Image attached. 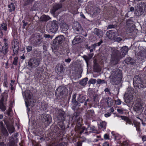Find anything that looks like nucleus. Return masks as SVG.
I'll use <instances>...</instances> for the list:
<instances>
[{
  "mask_svg": "<svg viewBox=\"0 0 146 146\" xmlns=\"http://www.w3.org/2000/svg\"><path fill=\"white\" fill-rule=\"evenodd\" d=\"M122 78L121 71L119 69H116L115 71L113 76L111 79L110 82L113 85L118 84Z\"/></svg>",
  "mask_w": 146,
  "mask_h": 146,
  "instance_id": "nucleus-1",
  "label": "nucleus"
},
{
  "mask_svg": "<svg viewBox=\"0 0 146 146\" xmlns=\"http://www.w3.org/2000/svg\"><path fill=\"white\" fill-rule=\"evenodd\" d=\"M68 93V90L64 86L59 87L56 90L55 96L56 98L59 100L63 98Z\"/></svg>",
  "mask_w": 146,
  "mask_h": 146,
  "instance_id": "nucleus-2",
  "label": "nucleus"
},
{
  "mask_svg": "<svg viewBox=\"0 0 146 146\" xmlns=\"http://www.w3.org/2000/svg\"><path fill=\"white\" fill-rule=\"evenodd\" d=\"M133 84L135 87L139 89L144 88L146 87L141 79L138 75L135 76L133 80Z\"/></svg>",
  "mask_w": 146,
  "mask_h": 146,
  "instance_id": "nucleus-3",
  "label": "nucleus"
},
{
  "mask_svg": "<svg viewBox=\"0 0 146 146\" xmlns=\"http://www.w3.org/2000/svg\"><path fill=\"white\" fill-rule=\"evenodd\" d=\"M41 60L36 57L31 58L29 60L28 65L31 68H35L40 64Z\"/></svg>",
  "mask_w": 146,
  "mask_h": 146,
  "instance_id": "nucleus-4",
  "label": "nucleus"
},
{
  "mask_svg": "<svg viewBox=\"0 0 146 146\" xmlns=\"http://www.w3.org/2000/svg\"><path fill=\"white\" fill-rule=\"evenodd\" d=\"M120 55L117 54L114 50H113L111 56V65H115L118 64L121 58Z\"/></svg>",
  "mask_w": 146,
  "mask_h": 146,
  "instance_id": "nucleus-5",
  "label": "nucleus"
},
{
  "mask_svg": "<svg viewBox=\"0 0 146 146\" xmlns=\"http://www.w3.org/2000/svg\"><path fill=\"white\" fill-rule=\"evenodd\" d=\"M76 93L73 95L71 101L72 108L74 111L76 110L78 111L79 109H80V107L81 106V104L76 100Z\"/></svg>",
  "mask_w": 146,
  "mask_h": 146,
  "instance_id": "nucleus-6",
  "label": "nucleus"
},
{
  "mask_svg": "<svg viewBox=\"0 0 146 146\" xmlns=\"http://www.w3.org/2000/svg\"><path fill=\"white\" fill-rule=\"evenodd\" d=\"M57 23V21H54L50 25L48 26L49 30L50 32L54 33L57 31L58 28Z\"/></svg>",
  "mask_w": 146,
  "mask_h": 146,
  "instance_id": "nucleus-7",
  "label": "nucleus"
},
{
  "mask_svg": "<svg viewBox=\"0 0 146 146\" xmlns=\"http://www.w3.org/2000/svg\"><path fill=\"white\" fill-rule=\"evenodd\" d=\"M115 51L117 52V54L121 56V57L122 58L128 52V48L126 46H123L121 49L120 51H119L117 50H114Z\"/></svg>",
  "mask_w": 146,
  "mask_h": 146,
  "instance_id": "nucleus-8",
  "label": "nucleus"
},
{
  "mask_svg": "<svg viewBox=\"0 0 146 146\" xmlns=\"http://www.w3.org/2000/svg\"><path fill=\"white\" fill-rule=\"evenodd\" d=\"M118 34V32L114 30H110L106 33L107 36L110 39L113 40L116 35Z\"/></svg>",
  "mask_w": 146,
  "mask_h": 146,
  "instance_id": "nucleus-9",
  "label": "nucleus"
},
{
  "mask_svg": "<svg viewBox=\"0 0 146 146\" xmlns=\"http://www.w3.org/2000/svg\"><path fill=\"white\" fill-rule=\"evenodd\" d=\"M65 70L64 66L62 64H58L56 65L55 68L56 72L59 76H62Z\"/></svg>",
  "mask_w": 146,
  "mask_h": 146,
  "instance_id": "nucleus-10",
  "label": "nucleus"
},
{
  "mask_svg": "<svg viewBox=\"0 0 146 146\" xmlns=\"http://www.w3.org/2000/svg\"><path fill=\"white\" fill-rule=\"evenodd\" d=\"M62 7V4L60 3H55L50 9V12L52 14L54 15L55 12L58 10L61 9Z\"/></svg>",
  "mask_w": 146,
  "mask_h": 146,
  "instance_id": "nucleus-11",
  "label": "nucleus"
},
{
  "mask_svg": "<svg viewBox=\"0 0 146 146\" xmlns=\"http://www.w3.org/2000/svg\"><path fill=\"white\" fill-rule=\"evenodd\" d=\"M144 12L143 7L140 5H137L135 8V14L137 16H139L143 14Z\"/></svg>",
  "mask_w": 146,
  "mask_h": 146,
  "instance_id": "nucleus-12",
  "label": "nucleus"
},
{
  "mask_svg": "<svg viewBox=\"0 0 146 146\" xmlns=\"http://www.w3.org/2000/svg\"><path fill=\"white\" fill-rule=\"evenodd\" d=\"M58 118L59 120L63 121L65 120V112L62 110L59 109L58 111Z\"/></svg>",
  "mask_w": 146,
  "mask_h": 146,
  "instance_id": "nucleus-13",
  "label": "nucleus"
},
{
  "mask_svg": "<svg viewBox=\"0 0 146 146\" xmlns=\"http://www.w3.org/2000/svg\"><path fill=\"white\" fill-rule=\"evenodd\" d=\"M41 119L43 122H46L47 123H49L51 122V118L50 115L46 114H42L41 116Z\"/></svg>",
  "mask_w": 146,
  "mask_h": 146,
  "instance_id": "nucleus-14",
  "label": "nucleus"
},
{
  "mask_svg": "<svg viewBox=\"0 0 146 146\" xmlns=\"http://www.w3.org/2000/svg\"><path fill=\"white\" fill-rule=\"evenodd\" d=\"M64 40V37L62 35H58L56 37L53 41V43L56 44H62Z\"/></svg>",
  "mask_w": 146,
  "mask_h": 146,
  "instance_id": "nucleus-15",
  "label": "nucleus"
},
{
  "mask_svg": "<svg viewBox=\"0 0 146 146\" xmlns=\"http://www.w3.org/2000/svg\"><path fill=\"white\" fill-rule=\"evenodd\" d=\"M142 108V105L141 101L139 100L137 101L135 104L133 108V110L136 112L138 111L141 109Z\"/></svg>",
  "mask_w": 146,
  "mask_h": 146,
  "instance_id": "nucleus-16",
  "label": "nucleus"
},
{
  "mask_svg": "<svg viewBox=\"0 0 146 146\" xmlns=\"http://www.w3.org/2000/svg\"><path fill=\"white\" fill-rule=\"evenodd\" d=\"M14 44L13 45L12 48L13 51V56L15 54H17L18 53V52L19 49V43L18 41L14 42Z\"/></svg>",
  "mask_w": 146,
  "mask_h": 146,
  "instance_id": "nucleus-17",
  "label": "nucleus"
},
{
  "mask_svg": "<svg viewBox=\"0 0 146 146\" xmlns=\"http://www.w3.org/2000/svg\"><path fill=\"white\" fill-rule=\"evenodd\" d=\"M83 37L81 36L78 35L76 36L72 41V43L74 45L82 42L83 40Z\"/></svg>",
  "mask_w": 146,
  "mask_h": 146,
  "instance_id": "nucleus-18",
  "label": "nucleus"
},
{
  "mask_svg": "<svg viewBox=\"0 0 146 146\" xmlns=\"http://www.w3.org/2000/svg\"><path fill=\"white\" fill-rule=\"evenodd\" d=\"M40 4L38 1L35 2L33 5L31 7L30 9V11H36L39 9L40 7Z\"/></svg>",
  "mask_w": 146,
  "mask_h": 146,
  "instance_id": "nucleus-19",
  "label": "nucleus"
},
{
  "mask_svg": "<svg viewBox=\"0 0 146 146\" xmlns=\"http://www.w3.org/2000/svg\"><path fill=\"white\" fill-rule=\"evenodd\" d=\"M23 96H25L27 100L31 99L32 96V93L29 90H26L25 92H23Z\"/></svg>",
  "mask_w": 146,
  "mask_h": 146,
  "instance_id": "nucleus-20",
  "label": "nucleus"
},
{
  "mask_svg": "<svg viewBox=\"0 0 146 146\" xmlns=\"http://www.w3.org/2000/svg\"><path fill=\"white\" fill-rule=\"evenodd\" d=\"M73 28L74 30H76L78 32H80L81 30H82V29L80 25L77 22L74 23L73 26Z\"/></svg>",
  "mask_w": 146,
  "mask_h": 146,
  "instance_id": "nucleus-21",
  "label": "nucleus"
},
{
  "mask_svg": "<svg viewBox=\"0 0 146 146\" xmlns=\"http://www.w3.org/2000/svg\"><path fill=\"white\" fill-rule=\"evenodd\" d=\"M133 95L131 96L127 94H125L124 95L125 102L126 103H129L131 102L133 99Z\"/></svg>",
  "mask_w": 146,
  "mask_h": 146,
  "instance_id": "nucleus-22",
  "label": "nucleus"
},
{
  "mask_svg": "<svg viewBox=\"0 0 146 146\" xmlns=\"http://www.w3.org/2000/svg\"><path fill=\"white\" fill-rule=\"evenodd\" d=\"M26 106L27 108L28 111H29L30 110V109L29 108V106H33L34 103V101L31 98V99H28L25 101Z\"/></svg>",
  "mask_w": 146,
  "mask_h": 146,
  "instance_id": "nucleus-23",
  "label": "nucleus"
},
{
  "mask_svg": "<svg viewBox=\"0 0 146 146\" xmlns=\"http://www.w3.org/2000/svg\"><path fill=\"white\" fill-rule=\"evenodd\" d=\"M94 33L99 38H101L103 37V31L100 29L95 28L94 29Z\"/></svg>",
  "mask_w": 146,
  "mask_h": 146,
  "instance_id": "nucleus-24",
  "label": "nucleus"
},
{
  "mask_svg": "<svg viewBox=\"0 0 146 146\" xmlns=\"http://www.w3.org/2000/svg\"><path fill=\"white\" fill-rule=\"evenodd\" d=\"M86 99L85 96L81 94H79L78 96L77 101L80 102V104H83L84 102Z\"/></svg>",
  "mask_w": 146,
  "mask_h": 146,
  "instance_id": "nucleus-25",
  "label": "nucleus"
},
{
  "mask_svg": "<svg viewBox=\"0 0 146 146\" xmlns=\"http://www.w3.org/2000/svg\"><path fill=\"white\" fill-rule=\"evenodd\" d=\"M5 45L2 46V49L0 50V53L3 52L4 55H5L8 52V44L6 42L4 43Z\"/></svg>",
  "mask_w": 146,
  "mask_h": 146,
  "instance_id": "nucleus-26",
  "label": "nucleus"
},
{
  "mask_svg": "<svg viewBox=\"0 0 146 146\" xmlns=\"http://www.w3.org/2000/svg\"><path fill=\"white\" fill-rule=\"evenodd\" d=\"M36 40L34 42V44L35 46H37L41 44L42 42V38L40 35H38L36 37Z\"/></svg>",
  "mask_w": 146,
  "mask_h": 146,
  "instance_id": "nucleus-27",
  "label": "nucleus"
},
{
  "mask_svg": "<svg viewBox=\"0 0 146 146\" xmlns=\"http://www.w3.org/2000/svg\"><path fill=\"white\" fill-rule=\"evenodd\" d=\"M124 61L127 64H133L135 63V61L131 57H128L126 58L124 60Z\"/></svg>",
  "mask_w": 146,
  "mask_h": 146,
  "instance_id": "nucleus-28",
  "label": "nucleus"
},
{
  "mask_svg": "<svg viewBox=\"0 0 146 146\" xmlns=\"http://www.w3.org/2000/svg\"><path fill=\"white\" fill-rule=\"evenodd\" d=\"M86 116L89 117L93 118L95 117L94 112L93 110H88L87 112Z\"/></svg>",
  "mask_w": 146,
  "mask_h": 146,
  "instance_id": "nucleus-29",
  "label": "nucleus"
},
{
  "mask_svg": "<svg viewBox=\"0 0 146 146\" xmlns=\"http://www.w3.org/2000/svg\"><path fill=\"white\" fill-rule=\"evenodd\" d=\"M138 56L141 57V58H143L146 57V50H143L137 53Z\"/></svg>",
  "mask_w": 146,
  "mask_h": 146,
  "instance_id": "nucleus-30",
  "label": "nucleus"
},
{
  "mask_svg": "<svg viewBox=\"0 0 146 146\" xmlns=\"http://www.w3.org/2000/svg\"><path fill=\"white\" fill-rule=\"evenodd\" d=\"M50 19V18L49 16L45 15H42L40 17L41 21L44 22L47 21Z\"/></svg>",
  "mask_w": 146,
  "mask_h": 146,
  "instance_id": "nucleus-31",
  "label": "nucleus"
},
{
  "mask_svg": "<svg viewBox=\"0 0 146 146\" xmlns=\"http://www.w3.org/2000/svg\"><path fill=\"white\" fill-rule=\"evenodd\" d=\"M1 98L0 100V101L5 102L7 100L8 97L7 93L4 92L1 95Z\"/></svg>",
  "mask_w": 146,
  "mask_h": 146,
  "instance_id": "nucleus-32",
  "label": "nucleus"
},
{
  "mask_svg": "<svg viewBox=\"0 0 146 146\" xmlns=\"http://www.w3.org/2000/svg\"><path fill=\"white\" fill-rule=\"evenodd\" d=\"M32 54L33 56L35 57H39L41 55V52L36 50L32 52Z\"/></svg>",
  "mask_w": 146,
  "mask_h": 146,
  "instance_id": "nucleus-33",
  "label": "nucleus"
},
{
  "mask_svg": "<svg viewBox=\"0 0 146 146\" xmlns=\"http://www.w3.org/2000/svg\"><path fill=\"white\" fill-rule=\"evenodd\" d=\"M88 78L87 77L85 78L82 80L79 81V84L82 86H85L87 84V82L88 81Z\"/></svg>",
  "mask_w": 146,
  "mask_h": 146,
  "instance_id": "nucleus-34",
  "label": "nucleus"
},
{
  "mask_svg": "<svg viewBox=\"0 0 146 146\" xmlns=\"http://www.w3.org/2000/svg\"><path fill=\"white\" fill-rule=\"evenodd\" d=\"M53 44L51 48L52 51L55 52L59 49V44H56L55 43H53Z\"/></svg>",
  "mask_w": 146,
  "mask_h": 146,
  "instance_id": "nucleus-35",
  "label": "nucleus"
},
{
  "mask_svg": "<svg viewBox=\"0 0 146 146\" xmlns=\"http://www.w3.org/2000/svg\"><path fill=\"white\" fill-rule=\"evenodd\" d=\"M3 135L5 137H7L9 133L5 127L0 129Z\"/></svg>",
  "mask_w": 146,
  "mask_h": 146,
  "instance_id": "nucleus-36",
  "label": "nucleus"
},
{
  "mask_svg": "<svg viewBox=\"0 0 146 146\" xmlns=\"http://www.w3.org/2000/svg\"><path fill=\"white\" fill-rule=\"evenodd\" d=\"M35 0H25L24 4V6L31 5Z\"/></svg>",
  "mask_w": 146,
  "mask_h": 146,
  "instance_id": "nucleus-37",
  "label": "nucleus"
},
{
  "mask_svg": "<svg viewBox=\"0 0 146 146\" xmlns=\"http://www.w3.org/2000/svg\"><path fill=\"white\" fill-rule=\"evenodd\" d=\"M94 69L96 70V71H98L100 70L99 66L98 64L96 62V60H95L94 61Z\"/></svg>",
  "mask_w": 146,
  "mask_h": 146,
  "instance_id": "nucleus-38",
  "label": "nucleus"
},
{
  "mask_svg": "<svg viewBox=\"0 0 146 146\" xmlns=\"http://www.w3.org/2000/svg\"><path fill=\"white\" fill-rule=\"evenodd\" d=\"M43 73L42 70H37L36 73L35 75L37 78H39L42 76Z\"/></svg>",
  "mask_w": 146,
  "mask_h": 146,
  "instance_id": "nucleus-39",
  "label": "nucleus"
},
{
  "mask_svg": "<svg viewBox=\"0 0 146 146\" xmlns=\"http://www.w3.org/2000/svg\"><path fill=\"white\" fill-rule=\"evenodd\" d=\"M134 93V91L133 88L131 87H128L127 89V92L125 94L130 95L131 96L133 95Z\"/></svg>",
  "mask_w": 146,
  "mask_h": 146,
  "instance_id": "nucleus-40",
  "label": "nucleus"
},
{
  "mask_svg": "<svg viewBox=\"0 0 146 146\" xmlns=\"http://www.w3.org/2000/svg\"><path fill=\"white\" fill-rule=\"evenodd\" d=\"M8 7L10 9H9V11L10 12L15 10V7L13 3H11L10 5H8Z\"/></svg>",
  "mask_w": 146,
  "mask_h": 146,
  "instance_id": "nucleus-41",
  "label": "nucleus"
},
{
  "mask_svg": "<svg viewBox=\"0 0 146 146\" xmlns=\"http://www.w3.org/2000/svg\"><path fill=\"white\" fill-rule=\"evenodd\" d=\"M106 123L105 121H103L102 123H101L100 124H99L98 127L100 129H101L103 128V130L106 129Z\"/></svg>",
  "mask_w": 146,
  "mask_h": 146,
  "instance_id": "nucleus-42",
  "label": "nucleus"
},
{
  "mask_svg": "<svg viewBox=\"0 0 146 146\" xmlns=\"http://www.w3.org/2000/svg\"><path fill=\"white\" fill-rule=\"evenodd\" d=\"M5 102L0 101V109L3 111H5L6 110V107L4 105Z\"/></svg>",
  "mask_w": 146,
  "mask_h": 146,
  "instance_id": "nucleus-43",
  "label": "nucleus"
},
{
  "mask_svg": "<svg viewBox=\"0 0 146 146\" xmlns=\"http://www.w3.org/2000/svg\"><path fill=\"white\" fill-rule=\"evenodd\" d=\"M88 128L90 129L91 130L90 132L96 133H98V130L96 129L94 126H92V127L89 126L88 127Z\"/></svg>",
  "mask_w": 146,
  "mask_h": 146,
  "instance_id": "nucleus-44",
  "label": "nucleus"
},
{
  "mask_svg": "<svg viewBox=\"0 0 146 146\" xmlns=\"http://www.w3.org/2000/svg\"><path fill=\"white\" fill-rule=\"evenodd\" d=\"M82 58L85 60L87 64V67H88V63L90 60V58H89L86 55H84L82 56Z\"/></svg>",
  "mask_w": 146,
  "mask_h": 146,
  "instance_id": "nucleus-45",
  "label": "nucleus"
},
{
  "mask_svg": "<svg viewBox=\"0 0 146 146\" xmlns=\"http://www.w3.org/2000/svg\"><path fill=\"white\" fill-rule=\"evenodd\" d=\"M7 128L10 133H12L14 132L15 129L13 125Z\"/></svg>",
  "mask_w": 146,
  "mask_h": 146,
  "instance_id": "nucleus-46",
  "label": "nucleus"
},
{
  "mask_svg": "<svg viewBox=\"0 0 146 146\" xmlns=\"http://www.w3.org/2000/svg\"><path fill=\"white\" fill-rule=\"evenodd\" d=\"M62 121H60V122H58V125L59 127H60L62 130H64L65 129V127Z\"/></svg>",
  "mask_w": 146,
  "mask_h": 146,
  "instance_id": "nucleus-47",
  "label": "nucleus"
},
{
  "mask_svg": "<svg viewBox=\"0 0 146 146\" xmlns=\"http://www.w3.org/2000/svg\"><path fill=\"white\" fill-rule=\"evenodd\" d=\"M97 84H107V82L104 80H101L100 79H98L97 80Z\"/></svg>",
  "mask_w": 146,
  "mask_h": 146,
  "instance_id": "nucleus-48",
  "label": "nucleus"
},
{
  "mask_svg": "<svg viewBox=\"0 0 146 146\" xmlns=\"http://www.w3.org/2000/svg\"><path fill=\"white\" fill-rule=\"evenodd\" d=\"M93 11L94 13L93 15H96L100 13V10L98 7H96L94 8Z\"/></svg>",
  "mask_w": 146,
  "mask_h": 146,
  "instance_id": "nucleus-49",
  "label": "nucleus"
},
{
  "mask_svg": "<svg viewBox=\"0 0 146 146\" xmlns=\"http://www.w3.org/2000/svg\"><path fill=\"white\" fill-rule=\"evenodd\" d=\"M5 146H17V145L15 143L14 140H12L8 143L7 145Z\"/></svg>",
  "mask_w": 146,
  "mask_h": 146,
  "instance_id": "nucleus-50",
  "label": "nucleus"
},
{
  "mask_svg": "<svg viewBox=\"0 0 146 146\" xmlns=\"http://www.w3.org/2000/svg\"><path fill=\"white\" fill-rule=\"evenodd\" d=\"M53 131L54 133L59 134L60 132V129H59V128L55 126L54 127V129Z\"/></svg>",
  "mask_w": 146,
  "mask_h": 146,
  "instance_id": "nucleus-51",
  "label": "nucleus"
},
{
  "mask_svg": "<svg viewBox=\"0 0 146 146\" xmlns=\"http://www.w3.org/2000/svg\"><path fill=\"white\" fill-rule=\"evenodd\" d=\"M84 105L83 107L84 108H86V106L88 105H90V100L89 98L86 99L85 101Z\"/></svg>",
  "mask_w": 146,
  "mask_h": 146,
  "instance_id": "nucleus-52",
  "label": "nucleus"
},
{
  "mask_svg": "<svg viewBox=\"0 0 146 146\" xmlns=\"http://www.w3.org/2000/svg\"><path fill=\"white\" fill-rule=\"evenodd\" d=\"M96 82V79L91 78L88 81V84H95Z\"/></svg>",
  "mask_w": 146,
  "mask_h": 146,
  "instance_id": "nucleus-53",
  "label": "nucleus"
},
{
  "mask_svg": "<svg viewBox=\"0 0 146 146\" xmlns=\"http://www.w3.org/2000/svg\"><path fill=\"white\" fill-rule=\"evenodd\" d=\"M4 121L6 126L7 128L12 125V124L10 123V122L7 120H4Z\"/></svg>",
  "mask_w": 146,
  "mask_h": 146,
  "instance_id": "nucleus-54",
  "label": "nucleus"
},
{
  "mask_svg": "<svg viewBox=\"0 0 146 146\" xmlns=\"http://www.w3.org/2000/svg\"><path fill=\"white\" fill-rule=\"evenodd\" d=\"M122 40V38L121 37H118L117 35H116L113 41H114L115 42L116 41L118 42H119Z\"/></svg>",
  "mask_w": 146,
  "mask_h": 146,
  "instance_id": "nucleus-55",
  "label": "nucleus"
},
{
  "mask_svg": "<svg viewBox=\"0 0 146 146\" xmlns=\"http://www.w3.org/2000/svg\"><path fill=\"white\" fill-rule=\"evenodd\" d=\"M68 26L66 24L63 25L62 27V31L65 32L66 31L68 30Z\"/></svg>",
  "mask_w": 146,
  "mask_h": 146,
  "instance_id": "nucleus-56",
  "label": "nucleus"
},
{
  "mask_svg": "<svg viewBox=\"0 0 146 146\" xmlns=\"http://www.w3.org/2000/svg\"><path fill=\"white\" fill-rule=\"evenodd\" d=\"M79 34H80L81 35H82L83 36H84L85 37H86L87 36V34L86 32L84 31L83 29H82V30H81L80 32H79L78 33Z\"/></svg>",
  "mask_w": 146,
  "mask_h": 146,
  "instance_id": "nucleus-57",
  "label": "nucleus"
},
{
  "mask_svg": "<svg viewBox=\"0 0 146 146\" xmlns=\"http://www.w3.org/2000/svg\"><path fill=\"white\" fill-rule=\"evenodd\" d=\"M18 57H15L14 58L13 64L15 65H17L18 63Z\"/></svg>",
  "mask_w": 146,
  "mask_h": 146,
  "instance_id": "nucleus-58",
  "label": "nucleus"
},
{
  "mask_svg": "<svg viewBox=\"0 0 146 146\" xmlns=\"http://www.w3.org/2000/svg\"><path fill=\"white\" fill-rule=\"evenodd\" d=\"M117 27V25H109L107 27V29H111L112 28H114Z\"/></svg>",
  "mask_w": 146,
  "mask_h": 146,
  "instance_id": "nucleus-59",
  "label": "nucleus"
},
{
  "mask_svg": "<svg viewBox=\"0 0 146 146\" xmlns=\"http://www.w3.org/2000/svg\"><path fill=\"white\" fill-rule=\"evenodd\" d=\"M1 27L2 29L5 31L7 30V26L6 24L5 23H3L1 24Z\"/></svg>",
  "mask_w": 146,
  "mask_h": 146,
  "instance_id": "nucleus-60",
  "label": "nucleus"
},
{
  "mask_svg": "<svg viewBox=\"0 0 146 146\" xmlns=\"http://www.w3.org/2000/svg\"><path fill=\"white\" fill-rule=\"evenodd\" d=\"M107 104L108 106L110 107L113 105V101L112 99L111 100H110L109 102H108Z\"/></svg>",
  "mask_w": 146,
  "mask_h": 146,
  "instance_id": "nucleus-61",
  "label": "nucleus"
},
{
  "mask_svg": "<svg viewBox=\"0 0 146 146\" xmlns=\"http://www.w3.org/2000/svg\"><path fill=\"white\" fill-rule=\"evenodd\" d=\"M97 46L96 43L92 45L91 47L92 48L90 50V52H92L94 50H95V49Z\"/></svg>",
  "mask_w": 146,
  "mask_h": 146,
  "instance_id": "nucleus-62",
  "label": "nucleus"
},
{
  "mask_svg": "<svg viewBox=\"0 0 146 146\" xmlns=\"http://www.w3.org/2000/svg\"><path fill=\"white\" fill-rule=\"evenodd\" d=\"M44 37L45 38H50L51 39H52L53 38V36L49 34H44Z\"/></svg>",
  "mask_w": 146,
  "mask_h": 146,
  "instance_id": "nucleus-63",
  "label": "nucleus"
},
{
  "mask_svg": "<svg viewBox=\"0 0 146 146\" xmlns=\"http://www.w3.org/2000/svg\"><path fill=\"white\" fill-rule=\"evenodd\" d=\"M26 49L27 52H29L32 51V47L31 46H27L26 48Z\"/></svg>",
  "mask_w": 146,
  "mask_h": 146,
  "instance_id": "nucleus-64",
  "label": "nucleus"
}]
</instances>
